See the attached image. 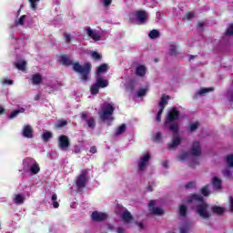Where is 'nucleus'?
I'll list each match as a JSON object with an SVG mask.
<instances>
[{
  "label": "nucleus",
  "instance_id": "1",
  "mask_svg": "<svg viewBox=\"0 0 233 233\" xmlns=\"http://www.w3.org/2000/svg\"><path fill=\"white\" fill-rule=\"evenodd\" d=\"M187 203L193 207L197 214L202 219H208L210 218V207L207 205L203 198L199 195H192L189 197Z\"/></svg>",
  "mask_w": 233,
  "mask_h": 233
},
{
  "label": "nucleus",
  "instance_id": "2",
  "mask_svg": "<svg viewBox=\"0 0 233 233\" xmlns=\"http://www.w3.org/2000/svg\"><path fill=\"white\" fill-rule=\"evenodd\" d=\"M203 152V149L201 147V143L199 141H195L192 144L191 147V154L188 152H182L178 156L179 161H188L192 156H195L197 157H199Z\"/></svg>",
  "mask_w": 233,
  "mask_h": 233
},
{
  "label": "nucleus",
  "instance_id": "3",
  "mask_svg": "<svg viewBox=\"0 0 233 233\" xmlns=\"http://www.w3.org/2000/svg\"><path fill=\"white\" fill-rule=\"evenodd\" d=\"M23 170L28 172L31 176H35V174H39L41 167H39L35 159L27 157L23 160Z\"/></svg>",
  "mask_w": 233,
  "mask_h": 233
},
{
  "label": "nucleus",
  "instance_id": "4",
  "mask_svg": "<svg viewBox=\"0 0 233 233\" xmlns=\"http://www.w3.org/2000/svg\"><path fill=\"white\" fill-rule=\"evenodd\" d=\"M116 110V106L113 103H104L101 112L100 118L102 121H106V123H110V121H114V111Z\"/></svg>",
  "mask_w": 233,
  "mask_h": 233
},
{
  "label": "nucleus",
  "instance_id": "5",
  "mask_svg": "<svg viewBox=\"0 0 233 233\" xmlns=\"http://www.w3.org/2000/svg\"><path fill=\"white\" fill-rule=\"evenodd\" d=\"M91 68L92 64L90 63H86L84 66H80L79 62L73 64V70H75V72H77L78 74H81L82 81H88V76L90 75Z\"/></svg>",
  "mask_w": 233,
  "mask_h": 233
},
{
  "label": "nucleus",
  "instance_id": "6",
  "mask_svg": "<svg viewBox=\"0 0 233 233\" xmlns=\"http://www.w3.org/2000/svg\"><path fill=\"white\" fill-rule=\"evenodd\" d=\"M169 129L173 132L174 137L171 143L168 144V148L169 150H174V148H177L181 145V137L177 135L179 132V125L171 124L169 125Z\"/></svg>",
  "mask_w": 233,
  "mask_h": 233
},
{
  "label": "nucleus",
  "instance_id": "7",
  "mask_svg": "<svg viewBox=\"0 0 233 233\" xmlns=\"http://www.w3.org/2000/svg\"><path fill=\"white\" fill-rule=\"evenodd\" d=\"M130 21L138 25H145L148 21V14L145 11H136L130 15Z\"/></svg>",
  "mask_w": 233,
  "mask_h": 233
},
{
  "label": "nucleus",
  "instance_id": "8",
  "mask_svg": "<svg viewBox=\"0 0 233 233\" xmlns=\"http://www.w3.org/2000/svg\"><path fill=\"white\" fill-rule=\"evenodd\" d=\"M108 86V80L104 79L101 76H96V81L90 87V92L92 96L99 94V88H106Z\"/></svg>",
  "mask_w": 233,
  "mask_h": 233
},
{
  "label": "nucleus",
  "instance_id": "9",
  "mask_svg": "<svg viewBox=\"0 0 233 233\" xmlns=\"http://www.w3.org/2000/svg\"><path fill=\"white\" fill-rule=\"evenodd\" d=\"M147 208L149 213L154 214L155 216H163V214H165V210L159 207V200L149 201Z\"/></svg>",
  "mask_w": 233,
  "mask_h": 233
},
{
  "label": "nucleus",
  "instance_id": "10",
  "mask_svg": "<svg viewBox=\"0 0 233 233\" xmlns=\"http://www.w3.org/2000/svg\"><path fill=\"white\" fill-rule=\"evenodd\" d=\"M168 99H170L168 96H163L160 99V102L158 104V111L156 117L157 121L158 122L161 121V114H163V110H165V107L168 103Z\"/></svg>",
  "mask_w": 233,
  "mask_h": 233
},
{
  "label": "nucleus",
  "instance_id": "11",
  "mask_svg": "<svg viewBox=\"0 0 233 233\" xmlns=\"http://www.w3.org/2000/svg\"><path fill=\"white\" fill-rule=\"evenodd\" d=\"M88 181V169H84L81 171L78 178L76 179V187L79 188L85 187Z\"/></svg>",
  "mask_w": 233,
  "mask_h": 233
},
{
  "label": "nucleus",
  "instance_id": "12",
  "mask_svg": "<svg viewBox=\"0 0 233 233\" xmlns=\"http://www.w3.org/2000/svg\"><path fill=\"white\" fill-rule=\"evenodd\" d=\"M148 161H150V153L142 154L137 163L138 170H145L148 167Z\"/></svg>",
  "mask_w": 233,
  "mask_h": 233
},
{
  "label": "nucleus",
  "instance_id": "13",
  "mask_svg": "<svg viewBox=\"0 0 233 233\" xmlns=\"http://www.w3.org/2000/svg\"><path fill=\"white\" fill-rule=\"evenodd\" d=\"M179 119V111L176 108H172L168 111L167 116L166 118V125L172 123V121H177Z\"/></svg>",
  "mask_w": 233,
  "mask_h": 233
},
{
  "label": "nucleus",
  "instance_id": "14",
  "mask_svg": "<svg viewBox=\"0 0 233 233\" xmlns=\"http://www.w3.org/2000/svg\"><path fill=\"white\" fill-rule=\"evenodd\" d=\"M58 147L60 149L66 151L68 150V147H70V140L68 137L62 135L58 137Z\"/></svg>",
  "mask_w": 233,
  "mask_h": 233
},
{
  "label": "nucleus",
  "instance_id": "15",
  "mask_svg": "<svg viewBox=\"0 0 233 233\" xmlns=\"http://www.w3.org/2000/svg\"><path fill=\"white\" fill-rule=\"evenodd\" d=\"M108 218V215L106 213L99 212V211H94L91 214V219L92 221H105Z\"/></svg>",
  "mask_w": 233,
  "mask_h": 233
},
{
  "label": "nucleus",
  "instance_id": "16",
  "mask_svg": "<svg viewBox=\"0 0 233 233\" xmlns=\"http://www.w3.org/2000/svg\"><path fill=\"white\" fill-rule=\"evenodd\" d=\"M86 32L93 41H101V33L96 30H92L90 27L86 28Z\"/></svg>",
  "mask_w": 233,
  "mask_h": 233
},
{
  "label": "nucleus",
  "instance_id": "17",
  "mask_svg": "<svg viewBox=\"0 0 233 233\" xmlns=\"http://www.w3.org/2000/svg\"><path fill=\"white\" fill-rule=\"evenodd\" d=\"M22 134H23L24 137L32 139V137H34V129H32V127L26 125L23 127Z\"/></svg>",
  "mask_w": 233,
  "mask_h": 233
},
{
  "label": "nucleus",
  "instance_id": "18",
  "mask_svg": "<svg viewBox=\"0 0 233 233\" xmlns=\"http://www.w3.org/2000/svg\"><path fill=\"white\" fill-rule=\"evenodd\" d=\"M13 201L15 205H23L25 203V195L15 194L13 197Z\"/></svg>",
  "mask_w": 233,
  "mask_h": 233
},
{
  "label": "nucleus",
  "instance_id": "19",
  "mask_svg": "<svg viewBox=\"0 0 233 233\" xmlns=\"http://www.w3.org/2000/svg\"><path fill=\"white\" fill-rule=\"evenodd\" d=\"M15 66H16V68L18 70H21L22 72H25L26 70V61H25V60L16 61L15 63Z\"/></svg>",
  "mask_w": 233,
  "mask_h": 233
},
{
  "label": "nucleus",
  "instance_id": "20",
  "mask_svg": "<svg viewBox=\"0 0 233 233\" xmlns=\"http://www.w3.org/2000/svg\"><path fill=\"white\" fill-rule=\"evenodd\" d=\"M214 88L212 87H204V88H200L197 93H196V97L198 96H206L207 94H208V92H213Z\"/></svg>",
  "mask_w": 233,
  "mask_h": 233
},
{
  "label": "nucleus",
  "instance_id": "21",
  "mask_svg": "<svg viewBox=\"0 0 233 233\" xmlns=\"http://www.w3.org/2000/svg\"><path fill=\"white\" fill-rule=\"evenodd\" d=\"M108 70V65L102 64L96 70V77L101 76V74H105Z\"/></svg>",
  "mask_w": 233,
  "mask_h": 233
},
{
  "label": "nucleus",
  "instance_id": "22",
  "mask_svg": "<svg viewBox=\"0 0 233 233\" xmlns=\"http://www.w3.org/2000/svg\"><path fill=\"white\" fill-rule=\"evenodd\" d=\"M137 76L143 77L147 74V67L145 66H137L136 70Z\"/></svg>",
  "mask_w": 233,
  "mask_h": 233
},
{
  "label": "nucleus",
  "instance_id": "23",
  "mask_svg": "<svg viewBox=\"0 0 233 233\" xmlns=\"http://www.w3.org/2000/svg\"><path fill=\"white\" fill-rule=\"evenodd\" d=\"M212 185L216 190H221V179H219L218 177H215L212 179Z\"/></svg>",
  "mask_w": 233,
  "mask_h": 233
},
{
  "label": "nucleus",
  "instance_id": "24",
  "mask_svg": "<svg viewBox=\"0 0 233 233\" xmlns=\"http://www.w3.org/2000/svg\"><path fill=\"white\" fill-rule=\"evenodd\" d=\"M122 218H123L124 223H132V221L134 219V218H132V215H130V212H128V211H125L123 213Z\"/></svg>",
  "mask_w": 233,
  "mask_h": 233
},
{
  "label": "nucleus",
  "instance_id": "25",
  "mask_svg": "<svg viewBox=\"0 0 233 233\" xmlns=\"http://www.w3.org/2000/svg\"><path fill=\"white\" fill-rule=\"evenodd\" d=\"M43 81V76L40 74H35L32 76L33 85H39Z\"/></svg>",
  "mask_w": 233,
  "mask_h": 233
},
{
  "label": "nucleus",
  "instance_id": "26",
  "mask_svg": "<svg viewBox=\"0 0 233 233\" xmlns=\"http://www.w3.org/2000/svg\"><path fill=\"white\" fill-rule=\"evenodd\" d=\"M26 15H22L18 20L15 21V26H23L26 25Z\"/></svg>",
  "mask_w": 233,
  "mask_h": 233
},
{
  "label": "nucleus",
  "instance_id": "27",
  "mask_svg": "<svg viewBox=\"0 0 233 233\" xmlns=\"http://www.w3.org/2000/svg\"><path fill=\"white\" fill-rule=\"evenodd\" d=\"M192 227V224L187 222L180 227V233H188Z\"/></svg>",
  "mask_w": 233,
  "mask_h": 233
},
{
  "label": "nucleus",
  "instance_id": "28",
  "mask_svg": "<svg viewBox=\"0 0 233 233\" xmlns=\"http://www.w3.org/2000/svg\"><path fill=\"white\" fill-rule=\"evenodd\" d=\"M23 112H25V108H20L17 110L13 111L10 115H9V119H14V117H17V116H19V114H23Z\"/></svg>",
  "mask_w": 233,
  "mask_h": 233
},
{
  "label": "nucleus",
  "instance_id": "29",
  "mask_svg": "<svg viewBox=\"0 0 233 233\" xmlns=\"http://www.w3.org/2000/svg\"><path fill=\"white\" fill-rule=\"evenodd\" d=\"M159 35H160L159 31H157L156 29H153L148 34V37H150V39H157V37H159Z\"/></svg>",
  "mask_w": 233,
  "mask_h": 233
},
{
  "label": "nucleus",
  "instance_id": "30",
  "mask_svg": "<svg viewBox=\"0 0 233 233\" xmlns=\"http://www.w3.org/2000/svg\"><path fill=\"white\" fill-rule=\"evenodd\" d=\"M42 139L43 141H48L49 139H52V132L44 131L42 134Z\"/></svg>",
  "mask_w": 233,
  "mask_h": 233
},
{
  "label": "nucleus",
  "instance_id": "31",
  "mask_svg": "<svg viewBox=\"0 0 233 233\" xmlns=\"http://www.w3.org/2000/svg\"><path fill=\"white\" fill-rule=\"evenodd\" d=\"M198 127H199L198 122L190 123L188 126V130H189V132H196V130H198Z\"/></svg>",
  "mask_w": 233,
  "mask_h": 233
},
{
  "label": "nucleus",
  "instance_id": "32",
  "mask_svg": "<svg viewBox=\"0 0 233 233\" xmlns=\"http://www.w3.org/2000/svg\"><path fill=\"white\" fill-rule=\"evenodd\" d=\"M51 201H53L54 208H59V202H57V195L56 194L52 195Z\"/></svg>",
  "mask_w": 233,
  "mask_h": 233
},
{
  "label": "nucleus",
  "instance_id": "33",
  "mask_svg": "<svg viewBox=\"0 0 233 233\" xmlns=\"http://www.w3.org/2000/svg\"><path fill=\"white\" fill-rule=\"evenodd\" d=\"M68 122L66 120H58L56 124V128H63V127H66Z\"/></svg>",
  "mask_w": 233,
  "mask_h": 233
},
{
  "label": "nucleus",
  "instance_id": "34",
  "mask_svg": "<svg viewBox=\"0 0 233 233\" xmlns=\"http://www.w3.org/2000/svg\"><path fill=\"white\" fill-rule=\"evenodd\" d=\"M210 210H212V212H214L215 214H223L224 212L223 208H219V207L210 208Z\"/></svg>",
  "mask_w": 233,
  "mask_h": 233
},
{
  "label": "nucleus",
  "instance_id": "35",
  "mask_svg": "<svg viewBox=\"0 0 233 233\" xmlns=\"http://www.w3.org/2000/svg\"><path fill=\"white\" fill-rule=\"evenodd\" d=\"M125 130H127V126L122 125L120 126L117 129H116V136H121V134H123L125 132Z\"/></svg>",
  "mask_w": 233,
  "mask_h": 233
},
{
  "label": "nucleus",
  "instance_id": "36",
  "mask_svg": "<svg viewBox=\"0 0 233 233\" xmlns=\"http://www.w3.org/2000/svg\"><path fill=\"white\" fill-rule=\"evenodd\" d=\"M226 160H227V163H228V167L230 168H233V154L232 155H228L227 157Z\"/></svg>",
  "mask_w": 233,
  "mask_h": 233
},
{
  "label": "nucleus",
  "instance_id": "37",
  "mask_svg": "<svg viewBox=\"0 0 233 233\" xmlns=\"http://www.w3.org/2000/svg\"><path fill=\"white\" fill-rule=\"evenodd\" d=\"M39 1L40 0H29L32 10H36L37 9V3H39Z\"/></svg>",
  "mask_w": 233,
  "mask_h": 233
},
{
  "label": "nucleus",
  "instance_id": "38",
  "mask_svg": "<svg viewBox=\"0 0 233 233\" xmlns=\"http://www.w3.org/2000/svg\"><path fill=\"white\" fill-rule=\"evenodd\" d=\"M61 61L62 63H64L65 65H72V61L70 60V58H68V56H61Z\"/></svg>",
  "mask_w": 233,
  "mask_h": 233
},
{
  "label": "nucleus",
  "instance_id": "39",
  "mask_svg": "<svg viewBox=\"0 0 233 233\" xmlns=\"http://www.w3.org/2000/svg\"><path fill=\"white\" fill-rule=\"evenodd\" d=\"M179 214H180V216H186L187 215V207H185L184 205L180 206Z\"/></svg>",
  "mask_w": 233,
  "mask_h": 233
},
{
  "label": "nucleus",
  "instance_id": "40",
  "mask_svg": "<svg viewBox=\"0 0 233 233\" xmlns=\"http://www.w3.org/2000/svg\"><path fill=\"white\" fill-rule=\"evenodd\" d=\"M201 194H203L204 196H208L210 194V190L208 189V186H206L201 189Z\"/></svg>",
  "mask_w": 233,
  "mask_h": 233
},
{
  "label": "nucleus",
  "instance_id": "41",
  "mask_svg": "<svg viewBox=\"0 0 233 233\" xmlns=\"http://www.w3.org/2000/svg\"><path fill=\"white\" fill-rule=\"evenodd\" d=\"M87 125L89 128H94L96 127V121L93 118L87 120Z\"/></svg>",
  "mask_w": 233,
  "mask_h": 233
},
{
  "label": "nucleus",
  "instance_id": "42",
  "mask_svg": "<svg viewBox=\"0 0 233 233\" xmlns=\"http://www.w3.org/2000/svg\"><path fill=\"white\" fill-rule=\"evenodd\" d=\"M137 96L138 97H143L145 96H147V89H140L137 93Z\"/></svg>",
  "mask_w": 233,
  "mask_h": 233
},
{
  "label": "nucleus",
  "instance_id": "43",
  "mask_svg": "<svg viewBox=\"0 0 233 233\" xmlns=\"http://www.w3.org/2000/svg\"><path fill=\"white\" fill-rule=\"evenodd\" d=\"M169 52L171 56H176L177 52V47L176 46H171Z\"/></svg>",
  "mask_w": 233,
  "mask_h": 233
},
{
  "label": "nucleus",
  "instance_id": "44",
  "mask_svg": "<svg viewBox=\"0 0 233 233\" xmlns=\"http://www.w3.org/2000/svg\"><path fill=\"white\" fill-rule=\"evenodd\" d=\"M91 56L93 57V59H96V60L101 59V55H99V53L97 52H92Z\"/></svg>",
  "mask_w": 233,
  "mask_h": 233
},
{
  "label": "nucleus",
  "instance_id": "45",
  "mask_svg": "<svg viewBox=\"0 0 233 233\" xmlns=\"http://www.w3.org/2000/svg\"><path fill=\"white\" fill-rule=\"evenodd\" d=\"M100 3L105 6H110V5H112V0H100Z\"/></svg>",
  "mask_w": 233,
  "mask_h": 233
},
{
  "label": "nucleus",
  "instance_id": "46",
  "mask_svg": "<svg viewBox=\"0 0 233 233\" xmlns=\"http://www.w3.org/2000/svg\"><path fill=\"white\" fill-rule=\"evenodd\" d=\"M2 85H14V81H12L8 78H5V79L2 80Z\"/></svg>",
  "mask_w": 233,
  "mask_h": 233
},
{
  "label": "nucleus",
  "instance_id": "47",
  "mask_svg": "<svg viewBox=\"0 0 233 233\" xmlns=\"http://www.w3.org/2000/svg\"><path fill=\"white\" fill-rule=\"evenodd\" d=\"M227 35H233V24L228 26V28L227 30Z\"/></svg>",
  "mask_w": 233,
  "mask_h": 233
},
{
  "label": "nucleus",
  "instance_id": "48",
  "mask_svg": "<svg viewBox=\"0 0 233 233\" xmlns=\"http://www.w3.org/2000/svg\"><path fill=\"white\" fill-rule=\"evenodd\" d=\"M155 141H161V133L157 132L154 137Z\"/></svg>",
  "mask_w": 233,
  "mask_h": 233
},
{
  "label": "nucleus",
  "instance_id": "49",
  "mask_svg": "<svg viewBox=\"0 0 233 233\" xmlns=\"http://www.w3.org/2000/svg\"><path fill=\"white\" fill-rule=\"evenodd\" d=\"M65 40L66 43H70V41H72V36L68 34L65 35Z\"/></svg>",
  "mask_w": 233,
  "mask_h": 233
},
{
  "label": "nucleus",
  "instance_id": "50",
  "mask_svg": "<svg viewBox=\"0 0 233 233\" xmlns=\"http://www.w3.org/2000/svg\"><path fill=\"white\" fill-rule=\"evenodd\" d=\"M192 17H194V13H187V15H186V19H192Z\"/></svg>",
  "mask_w": 233,
  "mask_h": 233
},
{
  "label": "nucleus",
  "instance_id": "51",
  "mask_svg": "<svg viewBox=\"0 0 233 233\" xmlns=\"http://www.w3.org/2000/svg\"><path fill=\"white\" fill-rule=\"evenodd\" d=\"M90 152H91V154H96V152H97V148H96V147H92L90 148Z\"/></svg>",
  "mask_w": 233,
  "mask_h": 233
},
{
  "label": "nucleus",
  "instance_id": "52",
  "mask_svg": "<svg viewBox=\"0 0 233 233\" xmlns=\"http://www.w3.org/2000/svg\"><path fill=\"white\" fill-rule=\"evenodd\" d=\"M195 183L194 182H189L187 185V188H192V187H195Z\"/></svg>",
  "mask_w": 233,
  "mask_h": 233
},
{
  "label": "nucleus",
  "instance_id": "53",
  "mask_svg": "<svg viewBox=\"0 0 233 233\" xmlns=\"http://www.w3.org/2000/svg\"><path fill=\"white\" fill-rule=\"evenodd\" d=\"M230 208L233 211V197L229 198Z\"/></svg>",
  "mask_w": 233,
  "mask_h": 233
},
{
  "label": "nucleus",
  "instance_id": "54",
  "mask_svg": "<svg viewBox=\"0 0 233 233\" xmlns=\"http://www.w3.org/2000/svg\"><path fill=\"white\" fill-rule=\"evenodd\" d=\"M224 176H227L228 177H230V171L225 170L224 171Z\"/></svg>",
  "mask_w": 233,
  "mask_h": 233
},
{
  "label": "nucleus",
  "instance_id": "55",
  "mask_svg": "<svg viewBox=\"0 0 233 233\" xmlns=\"http://www.w3.org/2000/svg\"><path fill=\"white\" fill-rule=\"evenodd\" d=\"M162 165H163L164 168H167L168 167V162L167 161H164L162 163Z\"/></svg>",
  "mask_w": 233,
  "mask_h": 233
},
{
  "label": "nucleus",
  "instance_id": "56",
  "mask_svg": "<svg viewBox=\"0 0 233 233\" xmlns=\"http://www.w3.org/2000/svg\"><path fill=\"white\" fill-rule=\"evenodd\" d=\"M3 112H5V108L3 106H0V116L1 114H3Z\"/></svg>",
  "mask_w": 233,
  "mask_h": 233
},
{
  "label": "nucleus",
  "instance_id": "57",
  "mask_svg": "<svg viewBox=\"0 0 233 233\" xmlns=\"http://www.w3.org/2000/svg\"><path fill=\"white\" fill-rule=\"evenodd\" d=\"M138 227H139L140 228H143V225H142V224H139Z\"/></svg>",
  "mask_w": 233,
  "mask_h": 233
},
{
  "label": "nucleus",
  "instance_id": "58",
  "mask_svg": "<svg viewBox=\"0 0 233 233\" xmlns=\"http://www.w3.org/2000/svg\"><path fill=\"white\" fill-rule=\"evenodd\" d=\"M230 101H233V95H232L231 97H230Z\"/></svg>",
  "mask_w": 233,
  "mask_h": 233
},
{
  "label": "nucleus",
  "instance_id": "59",
  "mask_svg": "<svg viewBox=\"0 0 233 233\" xmlns=\"http://www.w3.org/2000/svg\"><path fill=\"white\" fill-rule=\"evenodd\" d=\"M192 57H193V56H190V57H189V60L192 59Z\"/></svg>",
  "mask_w": 233,
  "mask_h": 233
},
{
  "label": "nucleus",
  "instance_id": "60",
  "mask_svg": "<svg viewBox=\"0 0 233 233\" xmlns=\"http://www.w3.org/2000/svg\"><path fill=\"white\" fill-rule=\"evenodd\" d=\"M0 230H1V224H0Z\"/></svg>",
  "mask_w": 233,
  "mask_h": 233
}]
</instances>
